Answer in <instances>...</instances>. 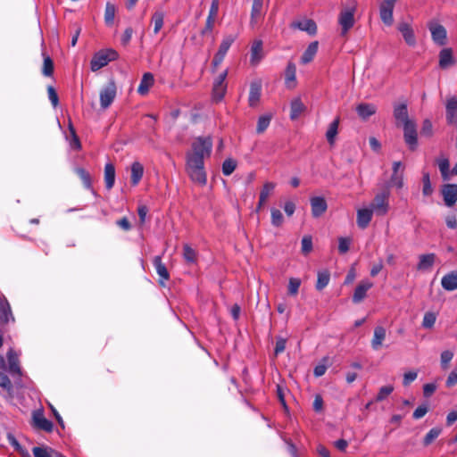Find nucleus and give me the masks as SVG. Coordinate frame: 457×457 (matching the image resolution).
Returning a JSON list of instances; mask_svg holds the SVG:
<instances>
[{"mask_svg":"<svg viewBox=\"0 0 457 457\" xmlns=\"http://www.w3.org/2000/svg\"><path fill=\"white\" fill-rule=\"evenodd\" d=\"M212 149V138L199 137L193 141L190 151L186 154V171L194 182L201 186L207 182L204 159L210 157Z\"/></svg>","mask_w":457,"mask_h":457,"instance_id":"nucleus-1","label":"nucleus"},{"mask_svg":"<svg viewBox=\"0 0 457 457\" xmlns=\"http://www.w3.org/2000/svg\"><path fill=\"white\" fill-rule=\"evenodd\" d=\"M357 7L355 0H347V6L344 7L338 16V23L342 29V35H345L354 24V13Z\"/></svg>","mask_w":457,"mask_h":457,"instance_id":"nucleus-2","label":"nucleus"},{"mask_svg":"<svg viewBox=\"0 0 457 457\" xmlns=\"http://www.w3.org/2000/svg\"><path fill=\"white\" fill-rule=\"evenodd\" d=\"M370 209L372 210V212L377 216H385L390 208L389 205V191L384 190L382 192L378 193L372 202L370 203Z\"/></svg>","mask_w":457,"mask_h":457,"instance_id":"nucleus-3","label":"nucleus"},{"mask_svg":"<svg viewBox=\"0 0 457 457\" xmlns=\"http://www.w3.org/2000/svg\"><path fill=\"white\" fill-rule=\"evenodd\" d=\"M118 58V53L113 49H105L97 52L92 58L90 67L93 71H96L106 66L110 62Z\"/></svg>","mask_w":457,"mask_h":457,"instance_id":"nucleus-4","label":"nucleus"},{"mask_svg":"<svg viewBox=\"0 0 457 457\" xmlns=\"http://www.w3.org/2000/svg\"><path fill=\"white\" fill-rule=\"evenodd\" d=\"M228 76V70L223 71L213 81L212 85V98L216 102L223 99L227 91L226 78Z\"/></svg>","mask_w":457,"mask_h":457,"instance_id":"nucleus-5","label":"nucleus"},{"mask_svg":"<svg viewBox=\"0 0 457 457\" xmlns=\"http://www.w3.org/2000/svg\"><path fill=\"white\" fill-rule=\"evenodd\" d=\"M116 84L111 79L100 91V104L103 109H107L116 97Z\"/></svg>","mask_w":457,"mask_h":457,"instance_id":"nucleus-6","label":"nucleus"},{"mask_svg":"<svg viewBox=\"0 0 457 457\" xmlns=\"http://www.w3.org/2000/svg\"><path fill=\"white\" fill-rule=\"evenodd\" d=\"M7 367L6 370L13 378H21L22 375L21 368L20 365L19 353L12 348L9 349L6 353Z\"/></svg>","mask_w":457,"mask_h":457,"instance_id":"nucleus-7","label":"nucleus"},{"mask_svg":"<svg viewBox=\"0 0 457 457\" xmlns=\"http://www.w3.org/2000/svg\"><path fill=\"white\" fill-rule=\"evenodd\" d=\"M435 44L443 46L446 45L447 37L445 27L436 21H430L428 25Z\"/></svg>","mask_w":457,"mask_h":457,"instance_id":"nucleus-8","label":"nucleus"},{"mask_svg":"<svg viewBox=\"0 0 457 457\" xmlns=\"http://www.w3.org/2000/svg\"><path fill=\"white\" fill-rule=\"evenodd\" d=\"M404 141L411 150H415L417 146V129L414 121L407 122L403 126Z\"/></svg>","mask_w":457,"mask_h":457,"instance_id":"nucleus-9","label":"nucleus"},{"mask_svg":"<svg viewBox=\"0 0 457 457\" xmlns=\"http://www.w3.org/2000/svg\"><path fill=\"white\" fill-rule=\"evenodd\" d=\"M397 29L402 34L405 43L409 46H416V37L414 34V30L408 22H405V21L399 22L397 25Z\"/></svg>","mask_w":457,"mask_h":457,"instance_id":"nucleus-10","label":"nucleus"},{"mask_svg":"<svg viewBox=\"0 0 457 457\" xmlns=\"http://www.w3.org/2000/svg\"><path fill=\"white\" fill-rule=\"evenodd\" d=\"M373 287V283L369 279L361 280L359 285L356 287L353 295V302L354 303H359L364 300L367 295V292Z\"/></svg>","mask_w":457,"mask_h":457,"instance_id":"nucleus-11","label":"nucleus"},{"mask_svg":"<svg viewBox=\"0 0 457 457\" xmlns=\"http://www.w3.org/2000/svg\"><path fill=\"white\" fill-rule=\"evenodd\" d=\"M394 4L382 2L379 5V16L383 23L386 26H391L394 23Z\"/></svg>","mask_w":457,"mask_h":457,"instance_id":"nucleus-12","label":"nucleus"},{"mask_svg":"<svg viewBox=\"0 0 457 457\" xmlns=\"http://www.w3.org/2000/svg\"><path fill=\"white\" fill-rule=\"evenodd\" d=\"M442 195L445 204L449 207L453 206L457 201V185H445L442 189Z\"/></svg>","mask_w":457,"mask_h":457,"instance_id":"nucleus-13","label":"nucleus"},{"mask_svg":"<svg viewBox=\"0 0 457 457\" xmlns=\"http://www.w3.org/2000/svg\"><path fill=\"white\" fill-rule=\"evenodd\" d=\"M373 212L369 207L361 208L357 211L356 222L360 228H366L372 220Z\"/></svg>","mask_w":457,"mask_h":457,"instance_id":"nucleus-14","label":"nucleus"},{"mask_svg":"<svg viewBox=\"0 0 457 457\" xmlns=\"http://www.w3.org/2000/svg\"><path fill=\"white\" fill-rule=\"evenodd\" d=\"M457 116V97L451 96L445 104V117L448 124H453Z\"/></svg>","mask_w":457,"mask_h":457,"instance_id":"nucleus-15","label":"nucleus"},{"mask_svg":"<svg viewBox=\"0 0 457 457\" xmlns=\"http://www.w3.org/2000/svg\"><path fill=\"white\" fill-rule=\"evenodd\" d=\"M312 213L313 217L321 216L327 210L328 205L323 197L314 196L311 198Z\"/></svg>","mask_w":457,"mask_h":457,"instance_id":"nucleus-16","label":"nucleus"},{"mask_svg":"<svg viewBox=\"0 0 457 457\" xmlns=\"http://www.w3.org/2000/svg\"><path fill=\"white\" fill-rule=\"evenodd\" d=\"M394 117L396 120L397 126H399L400 123H402L403 126L407 122L412 121L408 117V110H407V105L405 104H397L395 106Z\"/></svg>","mask_w":457,"mask_h":457,"instance_id":"nucleus-17","label":"nucleus"},{"mask_svg":"<svg viewBox=\"0 0 457 457\" xmlns=\"http://www.w3.org/2000/svg\"><path fill=\"white\" fill-rule=\"evenodd\" d=\"M154 266L155 268L156 273L160 277V284L162 286H165V281L169 280L170 274L165 267V265L162 262L161 256H155L153 261Z\"/></svg>","mask_w":457,"mask_h":457,"instance_id":"nucleus-18","label":"nucleus"},{"mask_svg":"<svg viewBox=\"0 0 457 457\" xmlns=\"http://www.w3.org/2000/svg\"><path fill=\"white\" fill-rule=\"evenodd\" d=\"M386 337V329L382 326H377L374 328L373 338L371 340V347L373 350H378L383 345Z\"/></svg>","mask_w":457,"mask_h":457,"instance_id":"nucleus-19","label":"nucleus"},{"mask_svg":"<svg viewBox=\"0 0 457 457\" xmlns=\"http://www.w3.org/2000/svg\"><path fill=\"white\" fill-rule=\"evenodd\" d=\"M10 320H14L10 304L5 299H0V326L7 324Z\"/></svg>","mask_w":457,"mask_h":457,"instance_id":"nucleus-20","label":"nucleus"},{"mask_svg":"<svg viewBox=\"0 0 457 457\" xmlns=\"http://www.w3.org/2000/svg\"><path fill=\"white\" fill-rule=\"evenodd\" d=\"M435 260H436L435 253L421 254L419 257L417 270H420V271L430 270L435 263Z\"/></svg>","mask_w":457,"mask_h":457,"instance_id":"nucleus-21","label":"nucleus"},{"mask_svg":"<svg viewBox=\"0 0 457 457\" xmlns=\"http://www.w3.org/2000/svg\"><path fill=\"white\" fill-rule=\"evenodd\" d=\"M262 41L261 39H255L251 46L250 62L252 64L256 65L262 59Z\"/></svg>","mask_w":457,"mask_h":457,"instance_id":"nucleus-22","label":"nucleus"},{"mask_svg":"<svg viewBox=\"0 0 457 457\" xmlns=\"http://www.w3.org/2000/svg\"><path fill=\"white\" fill-rule=\"evenodd\" d=\"M154 83V75L151 72H145L140 81V84L137 87V93L141 96H145L149 89L153 87Z\"/></svg>","mask_w":457,"mask_h":457,"instance_id":"nucleus-23","label":"nucleus"},{"mask_svg":"<svg viewBox=\"0 0 457 457\" xmlns=\"http://www.w3.org/2000/svg\"><path fill=\"white\" fill-rule=\"evenodd\" d=\"M455 62L453 56V50L451 48H444L439 53V67L446 69Z\"/></svg>","mask_w":457,"mask_h":457,"instance_id":"nucleus-24","label":"nucleus"},{"mask_svg":"<svg viewBox=\"0 0 457 457\" xmlns=\"http://www.w3.org/2000/svg\"><path fill=\"white\" fill-rule=\"evenodd\" d=\"M33 423L35 427L44 431L51 432L53 430V423L40 412L33 414Z\"/></svg>","mask_w":457,"mask_h":457,"instance_id":"nucleus-25","label":"nucleus"},{"mask_svg":"<svg viewBox=\"0 0 457 457\" xmlns=\"http://www.w3.org/2000/svg\"><path fill=\"white\" fill-rule=\"evenodd\" d=\"M441 285L447 291L457 289V271H451L445 274L441 279Z\"/></svg>","mask_w":457,"mask_h":457,"instance_id":"nucleus-26","label":"nucleus"},{"mask_svg":"<svg viewBox=\"0 0 457 457\" xmlns=\"http://www.w3.org/2000/svg\"><path fill=\"white\" fill-rule=\"evenodd\" d=\"M292 27L303 31H306L310 35H315L317 32V25L314 21L311 19L295 21L292 24Z\"/></svg>","mask_w":457,"mask_h":457,"instance_id":"nucleus-27","label":"nucleus"},{"mask_svg":"<svg viewBox=\"0 0 457 457\" xmlns=\"http://www.w3.org/2000/svg\"><path fill=\"white\" fill-rule=\"evenodd\" d=\"M263 0H253L250 25L254 27L258 20L262 16Z\"/></svg>","mask_w":457,"mask_h":457,"instance_id":"nucleus-28","label":"nucleus"},{"mask_svg":"<svg viewBox=\"0 0 457 457\" xmlns=\"http://www.w3.org/2000/svg\"><path fill=\"white\" fill-rule=\"evenodd\" d=\"M104 183L108 190L112 189L115 183V167L111 162L104 166Z\"/></svg>","mask_w":457,"mask_h":457,"instance_id":"nucleus-29","label":"nucleus"},{"mask_svg":"<svg viewBox=\"0 0 457 457\" xmlns=\"http://www.w3.org/2000/svg\"><path fill=\"white\" fill-rule=\"evenodd\" d=\"M131 175H130V182L133 186H137L144 175V167L138 162H134L131 164Z\"/></svg>","mask_w":457,"mask_h":457,"instance_id":"nucleus-30","label":"nucleus"},{"mask_svg":"<svg viewBox=\"0 0 457 457\" xmlns=\"http://www.w3.org/2000/svg\"><path fill=\"white\" fill-rule=\"evenodd\" d=\"M318 48H319L318 41L312 42L308 46V47L306 48L304 53L303 54V55L301 57V62L303 64H307V63L311 62L313 60L314 56L316 55V54L318 52Z\"/></svg>","mask_w":457,"mask_h":457,"instance_id":"nucleus-31","label":"nucleus"},{"mask_svg":"<svg viewBox=\"0 0 457 457\" xmlns=\"http://www.w3.org/2000/svg\"><path fill=\"white\" fill-rule=\"evenodd\" d=\"M377 108L372 104H360L356 107L358 115L363 120H367L371 115L375 114Z\"/></svg>","mask_w":457,"mask_h":457,"instance_id":"nucleus-32","label":"nucleus"},{"mask_svg":"<svg viewBox=\"0 0 457 457\" xmlns=\"http://www.w3.org/2000/svg\"><path fill=\"white\" fill-rule=\"evenodd\" d=\"M261 92H262V87L261 84L258 82H253L250 86V91H249V104L250 106H255L261 97Z\"/></svg>","mask_w":457,"mask_h":457,"instance_id":"nucleus-33","label":"nucleus"},{"mask_svg":"<svg viewBox=\"0 0 457 457\" xmlns=\"http://www.w3.org/2000/svg\"><path fill=\"white\" fill-rule=\"evenodd\" d=\"M339 118L337 117L328 126V129L326 132V138L329 145H334L336 137L338 133V126H339Z\"/></svg>","mask_w":457,"mask_h":457,"instance_id":"nucleus-34","label":"nucleus"},{"mask_svg":"<svg viewBox=\"0 0 457 457\" xmlns=\"http://www.w3.org/2000/svg\"><path fill=\"white\" fill-rule=\"evenodd\" d=\"M305 106L300 98H295L291 102V113L290 118L292 120L297 119L301 113L304 111Z\"/></svg>","mask_w":457,"mask_h":457,"instance_id":"nucleus-35","label":"nucleus"},{"mask_svg":"<svg viewBox=\"0 0 457 457\" xmlns=\"http://www.w3.org/2000/svg\"><path fill=\"white\" fill-rule=\"evenodd\" d=\"M56 452L48 446H35L32 449L34 457H54Z\"/></svg>","mask_w":457,"mask_h":457,"instance_id":"nucleus-36","label":"nucleus"},{"mask_svg":"<svg viewBox=\"0 0 457 457\" xmlns=\"http://www.w3.org/2000/svg\"><path fill=\"white\" fill-rule=\"evenodd\" d=\"M235 39H236V37L232 36V35L225 37L222 39V41H221V43L220 45V47L218 49V52L216 54L225 57L227 53H228V49H229V47L234 43Z\"/></svg>","mask_w":457,"mask_h":457,"instance_id":"nucleus-37","label":"nucleus"},{"mask_svg":"<svg viewBox=\"0 0 457 457\" xmlns=\"http://www.w3.org/2000/svg\"><path fill=\"white\" fill-rule=\"evenodd\" d=\"M330 280V274L328 270H321L318 272V278L316 283V289L320 291L325 288Z\"/></svg>","mask_w":457,"mask_h":457,"instance_id":"nucleus-38","label":"nucleus"},{"mask_svg":"<svg viewBox=\"0 0 457 457\" xmlns=\"http://www.w3.org/2000/svg\"><path fill=\"white\" fill-rule=\"evenodd\" d=\"M42 55L44 58L42 73L46 77H50L54 73V62L46 53H43Z\"/></svg>","mask_w":457,"mask_h":457,"instance_id":"nucleus-39","label":"nucleus"},{"mask_svg":"<svg viewBox=\"0 0 457 457\" xmlns=\"http://www.w3.org/2000/svg\"><path fill=\"white\" fill-rule=\"evenodd\" d=\"M436 163L438 165V168H439V170L441 172L442 178L445 180L448 179H449V175H450V170H449L450 163H449V160L447 158L441 157V158L436 159Z\"/></svg>","mask_w":457,"mask_h":457,"instance_id":"nucleus-40","label":"nucleus"},{"mask_svg":"<svg viewBox=\"0 0 457 457\" xmlns=\"http://www.w3.org/2000/svg\"><path fill=\"white\" fill-rule=\"evenodd\" d=\"M295 73H296V67H295V63H293L292 62H289L287 63L286 72H285L286 84L287 85V87H292L291 83L295 82Z\"/></svg>","mask_w":457,"mask_h":457,"instance_id":"nucleus-41","label":"nucleus"},{"mask_svg":"<svg viewBox=\"0 0 457 457\" xmlns=\"http://www.w3.org/2000/svg\"><path fill=\"white\" fill-rule=\"evenodd\" d=\"M276 184L274 182H265L261 192H260V199L262 202H266L270 195L272 194Z\"/></svg>","mask_w":457,"mask_h":457,"instance_id":"nucleus-42","label":"nucleus"},{"mask_svg":"<svg viewBox=\"0 0 457 457\" xmlns=\"http://www.w3.org/2000/svg\"><path fill=\"white\" fill-rule=\"evenodd\" d=\"M164 14L162 12H156L152 17V22L154 23V32L157 34L163 26Z\"/></svg>","mask_w":457,"mask_h":457,"instance_id":"nucleus-43","label":"nucleus"},{"mask_svg":"<svg viewBox=\"0 0 457 457\" xmlns=\"http://www.w3.org/2000/svg\"><path fill=\"white\" fill-rule=\"evenodd\" d=\"M116 8L114 4L107 3L104 12V21L107 25H112L114 21Z\"/></svg>","mask_w":457,"mask_h":457,"instance_id":"nucleus-44","label":"nucleus"},{"mask_svg":"<svg viewBox=\"0 0 457 457\" xmlns=\"http://www.w3.org/2000/svg\"><path fill=\"white\" fill-rule=\"evenodd\" d=\"M237 168V161L231 158L226 159L222 163V173L225 176L231 175Z\"/></svg>","mask_w":457,"mask_h":457,"instance_id":"nucleus-45","label":"nucleus"},{"mask_svg":"<svg viewBox=\"0 0 457 457\" xmlns=\"http://www.w3.org/2000/svg\"><path fill=\"white\" fill-rule=\"evenodd\" d=\"M183 257L188 263H194L196 260V252L187 244L183 246Z\"/></svg>","mask_w":457,"mask_h":457,"instance_id":"nucleus-46","label":"nucleus"},{"mask_svg":"<svg viewBox=\"0 0 457 457\" xmlns=\"http://www.w3.org/2000/svg\"><path fill=\"white\" fill-rule=\"evenodd\" d=\"M270 215H271V224L274 227L278 228L283 224L284 217H283L282 212L278 209L272 208L270 210Z\"/></svg>","mask_w":457,"mask_h":457,"instance_id":"nucleus-47","label":"nucleus"},{"mask_svg":"<svg viewBox=\"0 0 457 457\" xmlns=\"http://www.w3.org/2000/svg\"><path fill=\"white\" fill-rule=\"evenodd\" d=\"M77 174L79 176L85 187L87 189H92V181L90 174L83 168L77 169Z\"/></svg>","mask_w":457,"mask_h":457,"instance_id":"nucleus-48","label":"nucleus"},{"mask_svg":"<svg viewBox=\"0 0 457 457\" xmlns=\"http://www.w3.org/2000/svg\"><path fill=\"white\" fill-rule=\"evenodd\" d=\"M422 184H423V187H422L423 195H426V196H428V195H432L433 187H432V185H431V182H430L429 174L428 172H424L423 173Z\"/></svg>","mask_w":457,"mask_h":457,"instance_id":"nucleus-49","label":"nucleus"},{"mask_svg":"<svg viewBox=\"0 0 457 457\" xmlns=\"http://www.w3.org/2000/svg\"><path fill=\"white\" fill-rule=\"evenodd\" d=\"M442 429L440 428H431L424 437L423 443L425 445H430L436 438L438 437Z\"/></svg>","mask_w":457,"mask_h":457,"instance_id":"nucleus-50","label":"nucleus"},{"mask_svg":"<svg viewBox=\"0 0 457 457\" xmlns=\"http://www.w3.org/2000/svg\"><path fill=\"white\" fill-rule=\"evenodd\" d=\"M453 358V353L446 350L442 352L440 356V363L443 370H447L449 368V363Z\"/></svg>","mask_w":457,"mask_h":457,"instance_id":"nucleus-51","label":"nucleus"},{"mask_svg":"<svg viewBox=\"0 0 457 457\" xmlns=\"http://www.w3.org/2000/svg\"><path fill=\"white\" fill-rule=\"evenodd\" d=\"M436 316L432 312H428L425 313L422 320V326L425 328H431L434 327L436 323Z\"/></svg>","mask_w":457,"mask_h":457,"instance_id":"nucleus-52","label":"nucleus"},{"mask_svg":"<svg viewBox=\"0 0 457 457\" xmlns=\"http://www.w3.org/2000/svg\"><path fill=\"white\" fill-rule=\"evenodd\" d=\"M301 286V280L296 278H291L288 281V294L290 295H296Z\"/></svg>","mask_w":457,"mask_h":457,"instance_id":"nucleus-53","label":"nucleus"},{"mask_svg":"<svg viewBox=\"0 0 457 457\" xmlns=\"http://www.w3.org/2000/svg\"><path fill=\"white\" fill-rule=\"evenodd\" d=\"M270 122V117L268 115L261 116L257 122L256 131L257 133H262L269 127Z\"/></svg>","mask_w":457,"mask_h":457,"instance_id":"nucleus-54","label":"nucleus"},{"mask_svg":"<svg viewBox=\"0 0 457 457\" xmlns=\"http://www.w3.org/2000/svg\"><path fill=\"white\" fill-rule=\"evenodd\" d=\"M312 250V239L311 236H304L302 239V253L304 255L310 253Z\"/></svg>","mask_w":457,"mask_h":457,"instance_id":"nucleus-55","label":"nucleus"},{"mask_svg":"<svg viewBox=\"0 0 457 457\" xmlns=\"http://www.w3.org/2000/svg\"><path fill=\"white\" fill-rule=\"evenodd\" d=\"M394 391L393 386H385L379 389V392L376 397L377 402L385 400Z\"/></svg>","mask_w":457,"mask_h":457,"instance_id":"nucleus-56","label":"nucleus"},{"mask_svg":"<svg viewBox=\"0 0 457 457\" xmlns=\"http://www.w3.org/2000/svg\"><path fill=\"white\" fill-rule=\"evenodd\" d=\"M351 245V238L349 237H339L338 238V251L340 253H345L348 252Z\"/></svg>","mask_w":457,"mask_h":457,"instance_id":"nucleus-57","label":"nucleus"},{"mask_svg":"<svg viewBox=\"0 0 457 457\" xmlns=\"http://www.w3.org/2000/svg\"><path fill=\"white\" fill-rule=\"evenodd\" d=\"M0 386L10 392L12 389V384L6 374L0 371Z\"/></svg>","mask_w":457,"mask_h":457,"instance_id":"nucleus-58","label":"nucleus"},{"mask_svg":"<svg viewBox=\"0 0 457 457\" xmlns=\"http://www.w3.org/2000/svg\"><path fill=\"white\" fill-rule=\"evenodd\" d=\"M69 129H70L71 136V147H73L75 149H80L81 145H80L79 139L76 134L75 129L73 128V126L71 122L69 124Z\"/></svg>","mask_w":457,"mask_h":457,"instance_id":"nucleus-59","label":"nucleus"},{"mask_svg":"<svg viewBox=\"0 0 457 457\" xmlns=\"http://www.w3.org/2000/svg\"><path fill=\"white\" fill-rule=\"evenodd\" d=\"M48 98L51 101L54 107H56L59 104L58 95L53 86L47 87Z\"/></svg>","mask_w":457,"mask_h":457,"instance_id":"nucleus-60","label":"nucleus"},{"mask_svg":"<svg viewBox=\"0 0 457 457\" xmlns=\"http://www.w3.org/2000/svg\"><path fill=\"white\" fill-rule=\"evenodd\" d=\"M418 377V373L417 371H414V370H411V371H408V372H405L403 374V386H409L411 382H413Z\"/></svg>","mask_w":457,"mask_h":457,"instance_id":"nucleus-61","label":"nucleus"},{"mask_svg":"<svg viewBox=\"0 0 457 457\" xmlns=\"http://www.w3.org/2000/svg\"><path fill=\"white\" fill-rule=\"evenodd\" d=\"M391 183L397 188H402L403 187V172H401L400 174H392Z\"/></svg>","mask_w":457,"mask_h":457,"instance_id":"nucleus-62","label":"nucleus"},{"mask_svg":"<svg viewBox=\"0 0 457 457\" xmlns=\"http://www.w3.org/2000/svg\"><path fill=\"white\" fill-rule=\"evenodd\" d=\"M287 340L283 337H278L276 341L275 354L278 355L283 353L286 348Z\"/></svg>","mask_w":457,"mask_h":457,"instance_id":"nucleus-63","label":"nucleus"},{"mask_svg":"<svg viewBox=\"0 0 457 457\" xmlns=\"http://www.w3.org/2000/svg\"><path fill=\"white\" fill-rule=\"evenodd\" d=\"M457 384V368H455L448 376L445 385L447 387H452Z\"/></svg>","mask_w":457,"mask_h":457,"instance_id":"nucleus-64","label":"nucleus"}]
</instances>
